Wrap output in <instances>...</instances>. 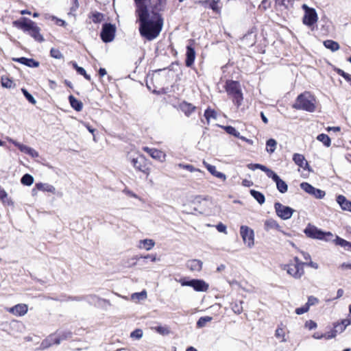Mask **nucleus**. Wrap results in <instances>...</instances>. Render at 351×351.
I'll list each match as a JSON object with an SVG mask.
<instances>
[{"instance_id":"obj_1","label":"nucleus","mask_w":351,"mask_h":351,"mask_svg":"<svg viewBox=\"0 0 351 351\" xmlns=\"http://www.w3.org/2000/svg\"><path fill=\"white\" fill-rule=\"evenodd\" d=\"M141 36L148 41L156 38L161 32L164 19L161 14L147 12L136 16Z\"/></svg>"},{"instance_id":"obj_2","label":"nucleus","mask_w":351,"mask_h":351,"mask_svg":"<svg viewBox=\"0 0 351 351\" xmlns=\"http://www.w3.org/2000/svg\"><path fill=\"white\" fill-rule=\"evenodd\" d=\"M14 27L27 33L38 43L45 41L43 36L40 34V28L37 24L30 19L22 16L12 22Z\"/></svg>"},{"instance_id":"obj_3","label":"nucleus","mask_w":351,"mask_h":351,"mask_svg":"<svg viewBox=\"0 0 351 351\" xmlns=\"http://www.w3.org/2000/svg\"><path fill=\"white\" fill-rule=\"evenodd\" d=\"M315 97L310 92L305 91L298 95L292 108L295 110H302L308 112L315 111Z\"/></svg>"},{"instance_id":"obj_4","label":"nucleus","mask_w":351,"mask_h":351,"mask_svg":"<svg viewBox=\"0 0 351 351\" xmlns=\"http://www.w3.org/2000/svg\"><path fill=\"white\" fill-rule=\"evenodd\" d=\"M224 88L228 95L232 97L234 104L239 108L243 100L240 82L237 80H227L225 82Z\"/></svg>"},{"instance_id":"obj_5","label":"nucleus","mask_w":351,"mask_h":351,"mask_svg":"<svg viewBox=\"0 0 351 351\" xmlns=\"http://www.w3.org/2000/svg\"><path fill=\"white\" fill-rule=\"evenodd\" d=\"M305 235L310 239H318L326 242L330 241L334 237L332 233L330 231H324L314 225L308 223L304 230Z\"/></svg>"},{"instance_id":"obj_6","label":"nucleus","mask_w":351,"mask_h":351,"mask_svg":"<svg viewBox=\"0 0 351 351\" xmlns=\"http://www.w3.org/2000/svg\"><path fill=\"white\" fill-rule=\"evenodd\" d=\"M177 281L181 285V286L192 287L194 291L197 292L206 291L209 288V285L202 279L182 277Z\"/></svg>"},{"instance_id":"obj_7","label":"nucleus","mask_w":351,"mask_h":351,"mask_svg":"<svg viewBox=\"0 0 351 351\" xmlns=\"http://www.w3.org/2000/svg\"><path fill=\"white\" fill-rule=\"evenodd\" d=\"M302 9L304 14L302 18V23L308 27H313L318 20V16L315 8L302 4Z\"/></svg>"},{"instance_id":"obj_8","label":"nucleus","mask_w":351,"mask_h":351,"mask_svg":"<svg viewBox=\"0 0 351 351\" xmlns=\"http://www.w3.org/2000/svg\"><path fill=\"white\" fill-rule=\"evenodd\" d=\"M117 27L114 24L111 23H103L99 34L101 40L105 43L112 42L114 39Z\"/></svg>"},{"instance_id":"obj_9","label":"nucleus","mask_w":351,"mask_h":351,"mask_svg":"<svg viewBox=\"0 0 351 351\" xmlns=\"http://www.w3.org/2000/svg\"><path fill=\"white\" fill-rule=\"evenodd\" d=\"M128 160L131 162L134 168L146 175L149 173V168L147 164V159L143 155H138L136 157L128 156Z\"/></svg>"},{"instance_id":"obj_10","label":"nucleus","mask_w":351,"mask_h":351,"mask_svg":"<svg viewBox=\"0 0 351 351\" xmlns=\"http://www.w3.org/2000/svg\"><path fill=\"white\" fill-rule=\"evenodd\" d=\"M274 209L276 215L282 220H287L291 218L295 210L289 206H285L277 202L274 203Z\"/></svg>"},{"instance_id":"obj_11","label":"nucleus","mask_w":351,"mask_h":351,"mask_svg":"<svg viewBox=\"0 0 351 351\" xmlns=\"http://www.w3.org/2000/svg\"><path fill=\"white\" fill-rule=\"evenodd\" d=\"M300 186L304 191L316 199H323L326 195V192L324 191L314 187L308 182H303L300 183Z\"/></svg>"},{"instance_id":"obj_12","label":"nucleus","mask_w":351,"mask_h":351,"mask_svg":"<svg viewBox=\"0 0 351 351\" xmlns=\"http://www.w3.org/2000/svg\"><path fill=\"white\" fill-rule=\"evenodd\" d=\"M240 234L244 243L251 248L254 245V230L247 226H241L240 228Z\"/></svg>"},{"instance_id":"obj_13","label":"nucleus","mask_w":351,"mask_h":351,"mask_svg":"<svg viewBox=\"0 0 351 351\" xmlns=\"http://www.w3.org/2000/svg\"><path fill=\"white\" fill-rule=\"evenodd\" d=\"M284 269L295 279H300L304 274V268L298 265H293L292 263L285 265Z\"/></svg>"},{"instance_id":"obj_14","label":"nucleus","mask_w":351,"mask_h":351,"mask_svg":"<svg viewBox=\"0 0 351 351\" xmlns=\"http://www.w3.org/2000/svg\"><path fill=\"white\" fill-rule=\"evenodd\" d=\"M136 6L135 14L136 16H140L141 14L150 12L148 4L151 0H133Z\"/></svg>"},{"instance_id":"obj_15","label":"nucleus","mask_w":351,"mask_h":351,"mask_svg":"<svg viewBox=\"0 0 351 351\" xmlns=\"http://www.w3.org/2000/svg\"><path fill=\"white\" fill-rule=\"evenodd\" d=\"M143 150L147 152L152 158L162 162L165 160L166 154L161 150L145 147Z\"/></svg>"},{"instance_id":"obj_16","label":"nucleus","mask_w":351,"mask_h":351,"mask_svg":"<svg viewBox=\"0 0 351 351\" xmlns=\"http://www.w3.org/2000/svg\"><path fill=\"white\" fill-rule=\"evenodd\" d=\"M12 61L19 62L29 68H37L40 65V62L34 58H29L26 57L13 58Z\"/></svg>"},{"instance_id":"obj_17","label":"nucleus","mask_w":351,"mask_h":351,"mask_svg":"<svg viewBox=\"0 0 351 351\" xmlns=\"http://www.w3.org/2000/svg\"><path fill=\"white\" fill-rule=\"evenodd\" d=\"M195 59V51L191 45L186 46L185 65L187 67H191L194 64Z\"/></svg>"},{"instance_id":"obj_18","label":"nucleus","mask_w":351,"mask_h":351,"mask_svg":"<svg viewBox=\"0 0 351 351\" xmlns=\"http://www.w3.org/2000/svg\"><path fill=\"white\" fill-rule=\"evenodd\" d=\"M336 202L343 210L351 212V201L348 200L344 195H337Z\"/></svg>"},{"instance_id":"obj_19","label":"nucleus","mask_w":351,"mask_h":351,"mask_svg":"<svg viewBox=\"0 0 351 351\" xmlns=\"http://www.w3.org/2000/svg\"><path fill=\"white\" fill-rule=\"evenodd\" d=\"M154 3L151 5L149 10L151 13L160 14L164 11L167 0H153Z\"/></svg>"},{"instance_id":"obj_20","label":"nucleus","mask_w":351,"mask_h":351,"mask_svg":"<svg viewBox=\"0 0 351 351\" xmlns=\"http://www.w3.org/2000/svg\"><path fill=\"white\" fill-rule=\"evenodd\" d=\"M28 311L27 305L25 304H18L10 308V312L15 315L23 316Z\"/></svg>"},{"instance_id":"obj_21","label":"nucleus","mask_w":351,"mask_h":351,"mask_svg":"<svg viewBox=\"0 0 351 351\" xmlns=\"http://www.w3.org/2000/svg\"><path fill=\"white\" fill-rule=\"evenodd\" d=\"M84 301L87 302L90 305H96L99 301L110 304V301L106 299H101L99 297L95 294L84 295Z\"/></svg>"},{"instance_id":"obj_22","label":"nucleus","mask_w":351,"mask_h":351,"mask_svg":"<svg viewBox=\"0 0 351 351\" xmlns=\"http://www.w3.org/2000/svg\"><path fill=\"white\" fill-rule=\"evenodd\" d=\"M186 267L191 271H199L202 269L203 263L198 259H192L186 262Z\"/></svg>"},{"instance_id":"obj_23","label":"nucleus","mask_w":351,"mask_h":351,"mask_svg":"<svg viewBox=\"0 0 351 351\" xmlns=\"http://www.w3.org/2000/svg\"><path fill=\"white\" fill-rule=\"evenodd\" d=\"M180 108L186 117H189L195 110L196 107L192 104L184 101L180 104Z\"/></svg>"},{"instance_id":"obj_24","label":"nucleus","mask_w":351,"mask_h":351,"mask_svg":"<svg viewBox=\"0 0 351 351\" xmlns=\"http://www.w3.org/2000/svg\"><path fill=\"white\" fill-rule=\"evenodd\" d=\"M330 241H332L336 245L343 247L347 250L351 251V242L348 241L337 235L335 236V239L332 238Z\"/></svg>"},{"instance_id":"obj_25","label":"nucleus","mask_w":351,"mask_h":351,"mask_svg":"<svg viewBox=\"0 0 351 351\" xmlns=\"http://www.w3.org/2000/svg\"><path fill=\"white\" fill-rule=\"evenodd\" d=\"M68 100L73 109L77 112H80L83 108V104L81 101L76 99L73 95H70L68 97Z\"/></svg>"},{"instance_id":"obj_26","label":"nucleus","mask_w":351,"mask_h":351,"mask_svg":"<svg viewBox=\"0 0 351 351\" xmlns=\"http://www.w3.org/2000/svg\"><path fill=\"white\" fill-rule=\"evenodd\" d=\"M264 228L266 231H269L271 229H276L278 231H281V227L279 223L274 219H268L265 221Z\"/></svg>"},{"instance_id":"obj_27","label":"nucleus","mask_w":351,"mask_h":351,"mask_svg":"<svg viewBox=\"0 0 351 351\" xmlns=\"http://www.w3.org/2000/svg\"><path fill=\"white\" fill-rule=\"evenodd\" d=\"M35 187L38 190L49 192L52 194L56 193V188L53 185L49 184H44L42 182H38L35 184Z\"/></svg>"},{"instance_id":"obj_28","label":"nucleus","mask_w":351,"mask_h":351,"mask_svg":"<svg viewBox=\"0 0 351 351\" xmlns=\"http://www.w3.org/2000/svg\"><path fill=\"white\" fill-rule=\"evenodd\" d=\"M250 193L259 204L262 205L265 203V197L263 193L255 189H250Z\"/></svg>"},{"instance_id":"obj_29","label":"nucleus","mask_w":351,"mask_h":351,"mask_svg":"<svg viewBox=\"0 0 351 351\" xmlns=\"http://www.w3.org/2000/svg\"><path fill=\"white\" fill-rule=\"evenodd\" d=\"M323 44L326 49H330L332 52L337 51L340 48L339 44L333 40H326Z\"/></svg>"},{"instance_id":"obj_30","label":"nucleus","mask_w":351,"mask_h":351,"mask_svg":"<svg viewBox=\"0 0 351 351\" xmlns=\"http://www.w3.org/2000/svg\"><path fill=\"white\" fill-rule=\"evenodd\" d=\"M155 245L153 239H145L140 241L139 247L144 248L146 250H150Z\"/></svg>"},{"instance_id":"obj_31","label":"nucleus","mask_w":351,"mask_h":351,"mask_svg":"<svg viewBox=\"0 0 351 351\" xmlns=\"http://www.w3.org/2000/svg\"><path fill=\"white\" fill-rule=\"evenodd\" d=\"M276 146H277V141L274 139V138H269L268 140H267L266 141V151L269 153V154H273L276 149Z\"/></svg>"},{"instance_id":"obj_32","label":"nucleus","mask_w":351,"mask_h":351,"mask_svg":"<svg viewBox=\"0 0 351 351\" xmlns=\"http://www.w3.org/2000/svg\"><path fill=\"white\" fill-rule=\"evenodd\" d=\"M88 16L94 23H99L104 19V14L97 11L91 12Z\"/></svg>"},{"instance_id":"obj_33","label":"nucleus","mask_w":351,"mask_h":351,"mask_svg":"<svg viewBox=\"0 0 351 351\" xmlns=\"http://www.w3.org/2000/svg\"><path fill=\"white\" fill-rule=\"evenodd\" d=\"M204 117L206 119L207 123L208 124L210 122V119L211 118H213L214 119H217V112L214 109H211L210 107H208L205 110L204 113Z\"/></svg>"},{"instance_id":"obj_34","label":"nucleus","mask_w":351,"mask_h":351,"mask_svg":"<svg viewBox=\"0 0 351 351\" xmlns=\"http://www.w3.org/2000/svg\"><path fill=\"white\" fill-rule=\"evenodd\" d=\"M317 140L322 142L324 146L328 147L331 145V139L328 135L322 133L317 135Z\"/></svg>"},{"instance_id":"obj_35","label":"nucleus","mask_w":351,"mask_h":351,"mask_svg":"<svg viewBox=\"0 0 351 351\" xmlns=\"http://www.w3.org/2000/svg\"><path fill=\"white\" fill-rule=\"evenodd\" d=\"M52 338L53 334L49 335L47 337L43 340L40 346V349L45 350L51 347L52 345H53Z\"/></svg>"},{"instance_id":"obj_36","label":"nucleus","mask_w":351,"mask_h":351,"mask_svg":"<svg viewBox=\"0 0 351 351\" xmlns=\"http://www.w3.org/2000/svg\"><path fill=\"white\" fill-rule=\"evenodd\" d=\"M276 184V188L278 191L280 193H285L288 190V185L287 184L282 180L280 178L275 182Z\"/></svg>"},{"instance_id":"obj_37","label":"nucleus","mask_w":351,"mask_h":351,"mask_svg":"<svg viewBox=\"0 0 351 351\" xmlns=\"http://www.w3.org/2000/svg\"><path fill=\"white\" fill-rule=\"evenodd\" d=\"M221 127L224 130V131L227 134L232 135L236 138L240 137L239 132H238L234 127L232 125H224Z\"/></svg>"},{"instance_id":"obj_38","label":"nucleus","mask_w":351,"mask_h":351,"mask_svg":"<svg viewBox=\"0 0 351 351\" xmlns=\"http://www.w3.org/2000/svg\"><path fill=\"white\" fill-rule=\"evenodd\" d=\"M34 177L32 175L25 173L22 176L21 183L24 186H29L34 183Z\"/></svg>"},{"instance_id":"obj_39","label":"nucleus","mask_w":351,"mask_h":351,"mask_svg":"<svg viewBox=\"0 0 351 351\" xmlns=\"http://www.w3.org/2000/svg\"><path fill=\"white\" fill-rule=\"evenodd\" d=\"M293 162L299 167H303L305 162V158L302 154L295 153L292 158Z\"/></svg>"},{"instance_id":"obj_40","label":"nucleus","mask_w":351,"mask_h":351,"mask_svg":"<svg viewBox=\"0 0 351 351\" xmlns=\"http://www.w3.org/2000/svg\"><path fill=\"white\" fill-rule=\"evenodd\" d=\"M202 5L205 7L208 5L215 13L220 12V8L218 6L217 3L212 2L210 0H205L202 1Z\"/></svg>"},{"instance_id":"obj_41","label":"nucleus","mask_w":351,"mask_h":351,"mask_svg":"<svg viewBox=\"0 0 351 351\" xmlns=\"http://www.w3.org/2000/svg\"><path fill=\"white\" fill-rule=\"evenodd\" d=\"M294 1L295 0H276V4L289 10L290 8H293Z\"/></svg>"},{"instance_id":"obj_42","label":"nucleus","mask_w":351,"mask_h":351,"mask_svg":"<svg viewBox=\"0 0 351 351\" xmlns=\"http://www.w3.org/2000/svg\"><path fill=\"white\" fill-rule=\"evenodd\" d=\"M1 86L3 88H10L14 86V85H15L14 84L13 81L10 78H9L8 77H6V76L1 77Z\"/></svg>"},{"instance_id":"obj_43","label":"nucleus","mask_w":351,"mask_h":351,"mask_svg":"<svg viewBox=\"0 0 351 351\" xmlns=\"http://www.w3.org/2000/svg\"><path fill=\"white\" fill-rule=\"evenodd\" d=\"M141 258L146 259V260L149 259L152 262H156L157 261L156 255V254H146V255H144V256H143V255H141V256L136 255V256L132 257V261H134V260L139 261Z\"/></svg>"},{"instance_id":"obj_44","label":"nucleus","mask_w":351,"mask_h":351,"mask_svg":"<svg viewBox=\"0 0 351 351\" xmlns=\"http://www.w3.org/2000/svg\"><path fill=\"white\" fill-rule=\"evenodd\" d=\"M213 319L212 317L210 316H204L199 318L197 322V328H203L205 326L207 322H210Z\"/></svg>"},{"instance_id":"obj_45","label":"nucleus","mask_w":351,"mask_h":351,"mask_svg":"<svg viewBox=\"0 0 351 351\" xmlns=\"http://www.w3.org/2000/svg\"><path fill=\"white\" fill-rule=\"evenodd\" d=\"M335 71L344 78L346 81L349 82L351 84V75L345 72L343 70L339 69V68H335Z\"/></svg>"},{"instance_id":"obj_46","label":"nucleus","mask_w":351,"mask_h":351,"mask_svg":"<svg viewBox=\"0 0 351 351\" xmlns=\"http://www.w3.org/2000/svg\"><path fill=\"white\" fill-rule=\"evenodd\" d=\"M247 167H248V169H251L252 171H254L256 169H260V170L263 171L265 173L268 169V167H267L266 166H265L263 165H261V164H258V163H250V164H248L247 165Z\"/></svg>"},{"instance_id":"obj_47","label":"nucleus","mask_w":351,"mask_h":351,"mask_svg":"<svg viewBox=\"0 0 351 351\" xmlns=\"http://www.w3.org/2000/svg\"><path fill=\"white\" fill-rule=\"evenodd\" d=\"M21 92L23 93V95H24V97H25V99L32 104H35L36 103V100L35 99V98L33 97V95L29 93L28 92V90L25 88H21Z\"/></svg>"},{"instance_id":"obj_48","label":"nucleus","mask_w":351,"mask_h":351,"mask_svg":"<svg viewBox=\"0 0 351 351\" xmlns=\"http://www.w3.org/2000/svg\"><path fill=\"white\" fill-rule=\"evenodd\" d=\"M147 292L145 290H143L141 292H136L132 294V300H143L146 299Z\"/></svg>"},{"instance_id":"obj_49","label":"nucleus","mask_w":351,"mask_h":351,"mask_svg":"<svg viewBox=\"0 0 351 351\" xmlns=\"http://www.w3.org/2000/svg\"><path fill=\"white\" fill-rule=\"evenodd\" d=\"M15 147H16L21 152L26 153L27 151V149L29 148L28 146L22 144L15 140L10 139V141Z\"/></svg>"},{"instance_id":"obj_50","label":"nucleus","mask_w":351,"mask_h":351,"mask_svg":"<svg viewBox=\"0 0 351 351\" xmlns=\"http://www.w3.org/2000/svg\"><path fill=\"white\" fill-rule=\"evenodd\" d=\"M155 330L162 335H168L170 334V330L167 326H158L154 328Z\"/></svg>"},{"instance_id":"obj_51","label":"nucleus","mask_w":351,"mask_h":351,"mask_svg":"<svg viewBox=\"0 0 351 351\" xmlns=\"http://www.w3.org/2000/svg\"><path fill=\"white\" fill-rule=\"evenodd\" d=\"M50 56L56 59H62L64 58L63 54L60 52V51L56 48L51 49Z\"/></svg>"},{"instance_id":"obj_52","label":"nucleus","mask_w":351,"mask_h":351,"mask_svg":"<svg viewBox=\"0 0 351 351\" xmlns=\"http://www.w3.org/2000/svg\"><path fill=\"white\" fill-rule=\"evenodd\" d=\"M243 301H240L239 303L235 302L234 304H233L232 306V311L238 315L241 314L243 311Z\"/></svg>"},{"instance_id":"obj_53","label":"nucleus","mask_w":351,"mask_h":351,"mask_svg":"<svg viewBox=\"0 0 351 351\" xmlns=\"http://www.w3.org/2000/svg\"><path fill=\"white\" fill-rule=\"evenodd\" d=\"M265 173L268 178H271L274 182H276L280 178V176L275 171L269 168L266 171Z\"/></svg>"},{"instance_id":"obj_54","label":"nucleus","mask_w":351,"mask_h":351,"mask_svg":"<svg viewBox=\"0 0 351 351\" xmlns=\"http://www.w3.org/2000/svg\"><path fill=\"white\" fill-rule=\"evenodd\" d=\"M143 330L140 328H136L130 333V337L136 339H140L143 337Z\"/></svg>"},{"instance_id":"obj_55","label":"nucleus","mask_w":351,"mask_h":351,"mask_svg":"<svg viewBox=\"0 0 351 351\" xmlns=\"http://www.w3.org/2000/svg\"><path fill=\"white\" fill-rule=\"evenodd\" d=\"M318 302H319V300L317 298H316L313 295H311V296L308 297V301L306 303V305L308 306V308H310V307L311 306L315 305V304H318Z\"/></svg>"},{"instance_id":"obj_56","label":"nucleus","mask_w":351,"mask_h":351,"mask_svg":"<svg viewBox=\"0 0 351 351\" xmlns=\"http://www.w3.org/2000/svg\"><path fill=\"white\" fill-rule=\"evenodd\" d=\"M275 336L277 338L282 337V342H286L287 339L285 338V334L282 328L278 327L277 329L275 331Z\"/></svg>"},{"instance_id":"obj_57","label":"nucleus","mask_w":351,"mask_h":351,"mask_svg":"<svg viewBox=\"0 0 351 351\" xmlns=\"http://www.w3.org/2000/svg\"><path fill=\"white\" fill-rule=\"evenodd\" d=\"M179 166L184 169H186L190 172H193V171H199V170L198 169H196L193 165H190V164H179Z\"/></svg>"},{"instance_id":"obj_58","label":"nucleus","mask_w":351,"mask_h":351,"mask_svg":"<svg viewBox=\"0 0 351 351\" xmlns=\"http://www.w3.org/2000/svg\"><path fill=\"white\" fill-rule=\"evenodd\" d=\"M58 334L60 335L62 341L69 339L73 337V333L70 330L62 331Z\"/></svg>"},{"instance_id":"obj_59","label":"nucleus","mask_w":351,"mask_h":351,"mask_svg":"<svg viewBox=\"0 0 351 351\" xmlns=\"http://www.w3.org/2000/svg\"><path fill=\"white\" fill-rule=\"evenodd\" d=\"M203 163L205 165L206 169L208 171V172L214 176L216 172L217 171L215 166L208 164L205 161H204Z\"/></svg>"},{"instance_id":"obj_60","label":"nucleus","mask_w":351,"mask_h":351,"mask_svg":"<svg viewBox=\"0 0 351 351\" xmlns=\"http://www.w3.org/2000/svg\"><path fill=\"white\" fill-rule=\"evenodd\" d=\"M333 328L337 330V333H341L345 330V326L341 322H335L333 324Z\"/></svg>"},{"instance_id":"obj_61","label":"nucleus","mask_w":351,"mask_h":351,"mask_svg":"<svg viewBox=\"0 0 351 351\" xmlns=\"http://www.w3.org/2000/svg\"><path fill=\"white\" fill-rule=\"evenodd\" d=\"M309 310V308H308V306L306 305V304L301 306V307H299V308H295V313L297 314V315H302L306 312H308Z\"/></svg>"},{"instance_id":"obj_62","label":"nucleus","mask_w":351,"mask_h":351,"mask_svg":"<svg viewBox=\"0 0 351 351\" xmlns=\"http://www.w3.org/2000/svg\"><path fill=\"white\" fill-rule=\"evenodd\" d=\"M337 330L332 328L330 331L324 333V338L326 339H330L335 338L337 336Z\"/></svg>"},{"instance_id":"obj_63","label":"nucleus","mask_w":351,"mask_h":351,"mask_svg":"<svg viewBox=\"0 0 351 351\" xmlns=\"http://www.w3.org/2000/svg\"><path fill=\"white\" fill-rule=\"evenodd\" d=\"M25 154L32 156V158H37L39 156L38 152L30 147H29Z\"/></svg>"},{"instance_id":"obj_64","label":"nucleus","mask_w":351,"mask_h":351,"mask_svg":"<svg viewBox=\"0 0 351 351\" xmlns=\"http://www.w3.org/2000/svg\"><path fill=\"white\" fill-rule=\"evenodd\" d=\"M317 323L313 320L306 321L305 323V327L308 328L309 330L315 329L317 328Z\"/></svg>"}]
</instances>
